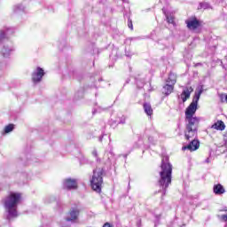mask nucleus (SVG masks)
Returning a JSON list of instances; mask_svg holds the SVG:
<instances>
[{
    "label": "nucleus",
    "mask_w": 227,
    "mask_h": 227,
    "mask_svg": "<svg viewBox=\"0 0 227 227\" xmlns=\"http://www.w3.org/2000/svg\"><path fill=\"white\" fill-rule=\"evenodd\" d=\"M213 192L216 196H221L222 194H224L226 192V190L224 189V186L221 184H215L213 187Z\"/></svg>",
    "instance_id": "f8f14e48"
},
{
    "label": "nucleus",
    "mask_w": 227,
    "mask_h": 227,
    "mask_svg": "<svg viewBox=\"0 0 227 227\" xmlns=\"http://www.w3.org/2000/svg\"><path fill=\"white\" fill-rule=\"evenodd\" d=\"M192 91H194V89L192 87H186L181 93L182 101L187 102V100L191 98V93H192Z\"/></svg>",
    "instance_id": "9d476101"
},
{
    "label": "nucleus",
    "mask_w": 227,
    "mask_h": 227,
    "mask_svg": "<svg viewBox=\"0 0 227 227\" xmlns=\"http://www.w3.org/2000/svg\"><path fill=\"white\" fill-rule=\"evenodd\" d=\"M219 98H220V102L222 104H224V102H226L227 104V94H220Z\"/></svg>",
    "instance_id": "6ab92c4d"
},
{
    "label": "nucleus",
    "mask_w": 227,
    "mask_h": 227,
    "mask_svg": "<svg viewBox=\"0 0 227 227\" xmlns=\"http://www.w3.org/2000/svg\"><path fill=\"white\" fill-rule=\"evenodd\" d=\"M166 82H168V83L172 84L173 86H175L176 84V74L173 72H170L168 74V77Z\"/></svg>",
    "instance_id": "dca6fc26"
},
{
    "label": "nucleus",
    "mask_w": 227,
    "mask_h": 227,
    "mask_svg": "<svg viewBox=\"0 0 227 227\" xmlns=\"http://www.w3.org/2000/svg\"><path fill=\"white\" fill-rule=\"evenodd\" d=\"M167 21L168 24L175 25V17L174 16H167Z\"/></svg>",
    "instance_id": "aec40b11"
},
{
    "label": "nucleus",
    "mask_w": 227,
    "mask_h": 227,
    "mask_svg": "<svg viewBox=\"0 0 227 227\" xmlns=\"http://www.w3.org/2000/svg\"><path fill=\"white\" fill-rule=\"evenodd\" d=\"M13 129H15L14 124H8L7 126L4 127V134H10V132H13Z\"/></svg>",
    "instance_id": "f3484780"
},
{
    "label": "nucleus",
    "mask_w": 227,
    "mask_h": 227,
    "mask_svg": "<svg viewBox=\"0 0 227 227\" xmlns=\"http://www.w3.org/2000/svg\"><path fill=\"white\" fill-rule=\"evenodd\" d=\"M103 227H114L109 222L104 223Z\"/></svg>",
    "instance_id": "b1692460"
},
{
    "label": "nucleus",
    "mask_w": 227,
    "mask_h": 227,
    "mask_svg": "<svg viewBox=\"0 0 227 227\" xmlns=\"http://www.w3.org/2000/svg\"><path fill=\"white\" fill-rule=\"evenodd\" d=\"M4 36H5L4 31L0 30V42L4 38Z\"/></svg>",
    "instance_id": "5701e85b"
},
{
    "label": "nucleus",
    "mask_w": 227,
    "mask_h": 227,
    "mask_svg": "<svg viewBox=\"0 0 227 227\" xmlns=\"http://www.w3.org/2000/svg\"><path fill=\"white\" fill-rule=\"evenodd\" d=\"M143 107L147 116H152V114H153V108H152V105H150V103H144Z\"/></svg>",
    "instance_id": "2eb2a0df"
},
{
    "label": "nucleus",
    "mask_w": 227,
    "mask_h": 227,
    "mask_svg": "<svg viewBox=\"0 0 227 227\" xmlns=\"http://www.w3.org/2000/svg\"><path fill=\"white\" fill-rule=\"evenodd\" d=\"M22 200V194L19 192H11L4 200V207L8 212L7 219H12L17 217V206L20 203Z\"/></svg>",
    "instance_id": "f03ea898"
},
{
    "label": "nucleus",
    "mask_w": 227,
    "mask_h": 227,
    "mask_svg": "<svg viewBox=\"0 0 227 227\" xmlns=\"http://www.w3.org/2000/svg\"><path fill=\"white\" fill-rule=\"evenodd\" d=\"M104 168H97L93 170V176L90 180V187L96 192H102V184H104Z\"/></svg>",
    "instance_id": "20e7f679"
},
{
    "label": "nucleus",
    "mask_w": 227,
    "mask_h": 227,
    "mask_svg": "<svg viewBox=\"0 0 227 227\" xmlns=\"http://www.w3.org/2000/svg\"><path fill=\"white\" fill-rule=\"evenodd\" d=\"M175 90V85L173 84H169V83H167L163 86V95H166V97H168V95H171V93H173Z\"/></svg>",
    "instance_id": "4468645a"
},
{
    "label": "nucleus",
    "mask_w": 227,
    "mask_h": 227,
    "mask_svg": "<svg viewBox=\"0 0 227 227\" xmlns=\"http://www.w3.org/2000/svg\"><path fill=\"white\" fill-rule=\"evenodd\" d=\"M211 129H213L214 130L223 131L224 130V129H226V125L224 124V121H217L211 126Z\"/></svg>",
    "instance_id": "ddd939ff"
},
{
    "label": "nucleus",
    "mask_w": 227,
    "mask_h": 227,
    "mask_svg": "<svg viewBox=\"0 0 227 227\" xmlns=\"http://www.w3.org/2000/svg\"><path fill=\"white\" fill-rule=\"evenodd\" d=\"M44 75H45V72L43 71V68L37 67L36 72H34L32 74L33 82H40Z\"/></svg>",
    "instance_id": "0eeeda50"
},
{
    "label": "nucleus",
    "mask_w": 227,
    "mask_h": 227,
    "mask_svg": "<svg viewBox=\"0 0 227 227\" xmlns=\"http://www.w3.org/2000/svg\"><path fill=\"white\" fill-rule=\"evenodd\" d=\"M10 52H12V51L8 50L6 48H4L2 50V54H3L4 58H8V56H10Z\"/></svg>",
    "instance_id": "a211bd4d"
},
{
    "label": "nucleus",
    "mask_w": 227,
    "mask_h": 227,
    "mask_svg": "<svg viewBox=\"0 0 227 227\" xmlns=\"http://www.w3.org/2000/svg\"><path fill=\"white\" fill-rule=\"evenodd\" d=\"M196 136H198V130L186 129V131L184 132V137L186 141H191V139H194Z\"/></svg>",
    "instance_id": "9b49d317"
},
{
    "label": "nucleus",
    "mask_w": 227,
    "mask_h": 227,
    "mask_svg": "<svg viewBox=\"0 0 227 227\" xmlns=\"http://www.w3.org/2000/svg\"><path fill=\"white\" fill-rule=\"evenodd\" d=\"M221 212H226L225 215H221V219H222L223 221H224V223H226V222H227V209H222Z\"/></svg>",
    "instance_id": "412c9836"
},
{
    "label": "nucleus",
    "mask_w": 227,
    "mask_h": 227,
    "mask_svg": "<svg viewBox=\"0 0 227 227\" xmlns=\"http://www.w3.org/2000/svg\"><path fill=\"white\" fill-rule=\"evenodd\" d=\"M161 171L160 172V180L158 181V184L160 187L163 191V194L166 195V191L168 190V187L171 185V175L173 173V166L169 161L167 162L162 160L161 165H160Z\"/></svg>",
    "instance_id": "7ed1b4c3"
},
{
    "label": "nucleus",
    "mask_w": 227,
    "mask_h": 227,
    "mask_svg": "<svg viewBox=\"0 0 227 227\" xmlns=\"http://www.w3.org/2000/svg\"><path fill=\"white\" fill-rule=\"evenodd\" d=\"M198 148H200V141L198 139H193L188 145L183 146L182 150L183 152H185V150H189L190 152H196Z\"/></svg>",
    "instance_id": "1a4fd4ad"
},
{
    "label": "nucleus",
    "mask_w": 227,
    "mask_h": 227,
    "mask_svg": "<svg viewBox=\"0 0 227 227\" xmlns=\"http://www.w3.org/2000/svg\"><path fill=\"white\" fill-rule=\"evenodd\" d=\"M201 93H203V90H199V92L195 93L192 103L186 108L185 114V121L186 129H190V130H198L200 127V118L194 117L196 114V111H198V102H200V97H201Z\"/></svg>",
    "instance_id": "f257e3e1"
},
{
    "label": "nucleus",
    "mask_w": 227,
    "mask_h": 227,
    "mask_svg": "<svg viewBox=\"0 0 227 227\" xmlns=\"http://www.w3.org/2000/svg\"><path fill=\"white\" fill-rule=\"evenodd\" d=\"M186 27L190 31H196V29H200L201 27V21L198 20L196 16L191 17L185 20Z\"/></svg>",
    "instance_id": "39448f33"
},
{
    "label": "nucleus",
    "mask_w": 227,
    "mask_h": 227,
    "mask_svg": "<svg viewBox=\"0 0 227 227\" xmlns=\"http://www.w3.org/2000/svg\"><path fill=\"white\" fill-rule=\"evenodd\" d=\"M80 214H81V210H79V207H71L65 219L67 223L77 221L79 219Z\"/></svg>",
    "instance_id": "423d86ee"
},
{
    "label": "nucleus",
    "mask_w": 227,
    "mask_h": 227,
    "mask_svg": "<svg viewBox=\"0 0 227 227\" xmlns=\"http://www.w3.org/2000/svg\"><path fill=\"white\" fill-rule=\"evenodd\" d=\"M128 27H129L131 31H134V25L132 24V20L130 19L128 20Z\"/></svg>",
    "instance_id": "4be33fe9"
},
{
    "label": "nucleus",
    "mask_w": 227,
    "mask_h": 227,
    "mask_svg": "<svg viewBox=\"0 0 227 227\" xmlns=\"http://www.w3.org/2000/svg\"><path fill=\"white\" fill-rule=\"evenodd\" d=\"M77 180L67 178L64 180V189H67V191H72L77 189Z\"/></svg>",
    "instance_id": "6e6552de"
}]
</instances>
